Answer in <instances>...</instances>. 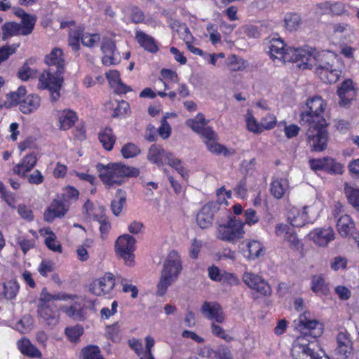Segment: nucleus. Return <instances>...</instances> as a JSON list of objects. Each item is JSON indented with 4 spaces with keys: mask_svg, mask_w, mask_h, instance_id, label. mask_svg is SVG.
Masks as SVG:
<instances>
[{
    "mask_svg": "<svg viewBox=\"0 0 359 359\" xmlns=\"http://www.w3.org/2000/svg\"><path fill=\"white\" fill-rule=\"evenodd\" d=\"M325 101L319 96L308 100L306 109L301 113V124L312 150L322 151L327 147V122L323 117Z\"/></svg>",
    "mask_w": 359,
    "mask_h": 359,
    "instance_id": "f257e3e1",
    "label": "nucleus"
},
{
    "mask_svg": "<svg viewBox=\"0 0 359 359\" xmlns=\"http://www.w3.org/2000/svg\"><path fill=\"white\" fill-rule=\"evenodd\" d=\"M310 313L305 312L299 317V327L302 336L298 337L291 348L293 359H330L320 355L317 337L323 334V325L310 319Z\"/></svg>",
    "mask_w": 359,
    "mask_h": 359,
    "instance_id": "f03ea898",
    "label": "nucleus"
},
{
    "mask_svg": "<svg viewBox=\"0 0 359 359\" xmlns=\"http://www.w3.org/2000/svg\"><path fill=\"white\" fill-rule=\"evenodd\" d=\"M97 170L103 183L109 187L120 185L123 182V178L136 177L140 173L137 168L127 166L121 163H109L107 165L98 163Z\"/></svg>",
    "mask_w": 359,
    "mask_h": 359,
    "instance_id": "7ed1b4c3",
    "label": "nucleus"
},
{
    "mask_svg": "<svg viewBox=\"0 0 359 359\" xmlns=\"http://www.w3.org/2000/svg\"><path fill=\"white\" fill-rule=\"evenodd\" d=\"M182 269V260L178 252L175 250L170 251L163 263L157 284V296L163 297L166 293L168 288L177 280Z\"/></svg>",
    "mask_w": 359,
    "mask_h": 359,
    "instance_id": "20e7f679",
    "label": "nucleus"
},
{
    "mask_svg": "<svg viewBox=\"0 0 359 359\" xmlns=\"http://www.w3.org/2000/svg\"><path fill=\"white\" fill-rule=\"evenodd\" d=\"M67 297L64 293L51 294L46 288L42 290L38 302L37 312L48 325L54 326L58 323L59 311L54 301L66 300Z\"/></svg>",
    "mask_w": 359,
    "mask_h": 359,
    "instance_id": "39448f33",
    "label": "nucleus"
},
{
    "mask_svg": "<svg viewBox=\"0 0 359 359\" xmlns=\"http://www.w3.org/2000/svg\"><path fill=\"white\" fill-rule=\"evenodd\" d=\"M65 71L55 70L53 68L44 71L39 77L40 88L50 92V100L56 102L61 96L60 90L64 82Z\"/></svg>",
    "mask_w": 359,
    "mask_h": 359,
    "instance_id": "423d86ee",
    "label": "nucleus"
},
{
    "mask_svg": "<svg viewBox=\"0 0 359 359\" xmlns=\"http://www.w3.org/2000/svg\"><path fill=\"white\" fill-rule=\"evenodd\" d=\"M244 226L243 221L236 217L229 216L225 224L218 225L217 238L223 241L235 243L244 237Z\"/></svg>",
    "mask_w": 359,
    "mask_h": 359,
    "instance_id": "0eeeda50",
    "label": "nucleus"
},
{
    "mask_svg": "<svg viewBox=\"0 0 359 359\" xmlns=\"http://www.w3.org/2000/svg\"><path fill=\"white\" fill-rule=\"evenodd\" d=\"M330 55L327 54L318 55L316 60L313 62L316 67V74L320 79L327 83H336L341 75V71L333 68L330 62Z\"/></svg>",
    "mask_w": 359,
    "mask_h": 359,
    "instance_id": "6e6552de",
    "label": "nucleus"
},
{
    "mask_svg": "<svg viewBox=\"0 0 359 359\" xmlns=\"http://www.w3.org/2000/svg\"><path fill=\"white\" fill-rule=\"evenodd\" d=\"M36 20L27 14H25L22 20V25L15 22H7L2 26V40L19 34L27 36L32 33Z\"/></svg>",
    "mask_w": 359,
    "mask_h": 359,
    "instance_id": "1a4fd4ad",
    "label": "nucleus"
},
{
    "mask_svg": "<svg viewBox=\"0 0 359 359\" xmlns=\"http://www.w3.org/2000/svg\"><path fill=\"white\" fill-rule=\"evenodd\" d=\"M315 60H316V56L309 50L290 48L287 49L284 62H294L300 69H311L313 67V62Z\"/></svg>",
    "mask_w": 359,
    "mask_h": 359,
    "instance_id": "9d476101",
    "label": "nucleus"
},
{
    "mask_svg": "<svg viewBox=\"0 0 359 359\" xmlns=\"http://www.w3.org/2000/svg\"><path fill=\"white\" fill-rule=\"evenodd\" d=\"M135 239L129 234L120 236L115 244L116 254L130 265L133 262Z\"/></svg>",
    "mask_w": 359,
    "mask_h": 359,
    "instance_id": "9b49d317",
    "label": "nucleus"
},
{
    "mask_svg": "<svg viewBox=\"0 0 359 359\" xmlns=\"http://www.w3.org/2000/svg\"><path fill=\"white\" fill-rule=\"evenodd\" d=\"M243 282L251 289L256 290L262 295L268 296L272 292L269 283L261 276L251 273L246 272L243 276Z\"/></svg>",
    "mask_w": 359,
    "mask_h": 359,
    "instance_id": "f8f14e48",
    "label": "nucleus"
},
{
    "mask_svg": "<svg viewBox=\"0 0 359 359\" xmlns=\"http://www.w3.org/2000/svg\"><path fill=\"white\" fill-rule=\"evenodd\" d=\"M336 340L335 355H337L338 359L348 358L353 351V342L349 333L346 330L339 331Z\"/></svg>",
    "mask_w": 359,
    "mask_h": 359,
    "instance_id": "ddd939ff",
    "label": "nucleus"
},
{
    "mask_svg": "<svg viewBox=\"0 0 359 359\" xmlns=\"http://www.w3.org/2000/svg\"><path fill=\"white\" fill-rule=\"evenodd\" d=\"M219 204L210 202L203 206L196 215V222L201 229L210 227L213 221L214 215L219 210Z\"/></svg>",
    "mask_w": 359,
    "mask_h": 359,
    "instance_id": "4468645a",
    "label": "nucleus"
},
{
    "mask_svg": "<svg viewBox=\"0 0 359 359\" xmlns=\"http://www.w3.org/2000/svg\"><path fill=\"white\" fill-rule=\"evenodd\" d=\"M101 50L104 54L102 62L107 66L116 65L120 62V57L116 50L114 41L109 38L102 39Z\"/></svg>",
    "mask_w": 359,
    "mask_h": 359,
    "instance_id": "2eb2a0df",
    "label": "nucleus"
},
{
    "mask_svg": "<svg viewBox=\"0 0 359 359\" xmlns=\"http://www.w3.org/2000/svg\"><path fill=\"white\" fill-rule=\"evenodd\" d=\"M68 210V204H66L64 201H61L58 198H55L44 212V219L46 222L51 223L57 217H63Z\"/></svg>",
    "mask_w": 359,
    "mask_h": 359,
    "instance_id": "dca6fc26",
    "label": "nucleus"
},
{
    "mask_svg": "<svg viewBox=\"0 0 359 359\" xmlns=\"http://www.w3.org/2000/svg\"><path fill=\"white\" fill-rule=\"evenodd\" d=\"M309 236L311 241L320 247H325L334 239V232L330 226L316 228L311 231Z\"/></svg>",
    "mask_w": 359,
    "mask_h": 359,
    "instance_id": "f3484780",
    "label": "nucleus"
},
{
    "mask_svg": "<svg viewBox=\"0 0 359 359\" xmlns=\"http://www.w3.org/2000/svg\"><path fill=\"white\" fill-rule=\"evenodd\" d=\"M201 310L205 317L209 320H215L218 323H222L224 321L223 309L217 302H205Z\"/></svg>",
    "mask_w": 359,
    "mask_h": 359,
    "instance_id": "a211bd4d",
    "label": "nucleus"
},
{
    "mask_svg": "<svg viewBox=\"0 0 359 359\" xmlns=\"http://www.w3.org/2000/svg\"><path fill=\"white\" fill-rule=\"evenodd\" d=\"M44 62L48 66V69L65 71V60L63 51L60 48H54L50 53L45 56Z\"/></svg>",
    "mask_w": 359,
    "mask_h": 359,
    "instance_id": "6ab92c4d",
    "label": "nucleus"
},
{
    "mask_svg": "<svg viewBox=\"0 0 359 359\" xmlns=\"http://www.w3.org/2000/svg\"><path fill=\"white\" fill-rule=\"evenodd\" d=\"M337 94L340 98V104L346 105L349 104L355 96V90L353 86L352 81L351 79L344 81L338 88Z\"/></svg>",
    "mask_w": 359,
    "mask_h": 359,
    "instance_id": "aec40b11",
    "label": "nucleus"
},
{
    "mask_svg": "<svg viewBox=\"0 0 359 359\" xmlns=\"http://www.w3.org/2000/svg\"><path fill=\"white\" fill-rule=\"evenodd\" d=\"M135 39L141 47L149 53H155L158 50L154 38L140 29L135 31Z\"/></svg>",
    "mask_w": 359,
    "mask_h": 359,
    "instance_id": "412c9836",
    "label": "nucleus"
},
{
    "mask_svg": "<svg viewBox=\"0 0 359 359\" xmlns=\"http://www.w3.org/2000/svg\"><path fill=\"white\" fill-rule=\"evenodd\" d=\"M106 77L114 92L117 94L126 93L131 91L130 86L121 81L120 74L116 70H111L106 73Z\"/></svg>",
    "mask_w": 359,
    "mask_h": 359,
    "instance_id": "4be33fe9",
    "label": "nucleus"
},
{
    "mask_svg": "<svg viewBox=\"0 0 359 359\" xmlns=\"http://www.w3.org/2000/svg\"><path fill=\"white\" fill-rule=\"evenodd\" d=\"M337 227L339 233L341 236L346 237L354 232L355 223L349 215L344 214L337 219Z\"/></svg>",
    "mask_w": 359,
    "mask_h": 359,
    "instance_id": "5701e85b",
    "label": "nucleus"
},
{
    "mask_svg": "<svg viewBox=\"0 0 359 359\" xmlns=\"http://www.w3.org/2000/svg\"><path fill=\"white\" fill-rule=\"evenodd\" d=\"M285 46V44L280 38H273L270 41L269 46L271 57L285 62V55L287 51Z\"/></svg>",
    "mask_w": 359,
    "mask_h": 359,
    "instance_id": "b1692460",
    "label": "nucleus"
},
{
    "mask_svg": "<svg viewBox=\"0 0 359 359\" xmlns=\"http://www.w3.org/2000/svg\"><path fill=\"white\" fill-rule=\"evenodd\" d=\"M40 101V97L34 94L24 97L20 103V110L25 114H29L38 109Z\"/></svg>",
    "mask_w": 359,
    "mask_h": 359,
    "instance_id": "393cba45",
    "label": "nucleus"
},
{
    "mask_svg": "<svg viewBox=\"0 0 359 359\" xmlns=\"http://www.w3.org/2000/svg\"><path fill=\"white\" fill-rule=\"evenodd\" d=\"M27 90L24 86H20L16 91L11 92L6 94V100L0 104V107L10 108L13 106L19 104L25 96Z\"/></svg>",
    "mask_w": 359,
    "mask_h": 359,
    "instance_id": "a878e982",
    "label": "nucleus"
},
{
    "mask_svg": "<svg viewBox=\"0 0 359 359\" xmlns=\"http://www.w3.org/2000/svg\"><path fill=\"white\" fill-rule=\"evenodd\" d=\"M245 247L246 249L243 250V255L248 259L254 260L264 254L263 245L258 241H248Z\"/></svg>",
    "mask_w": 359,
    "mask_h": 359,
    "instance_id": "bb28decb",
    "label": "nucleus"
},
{
    "mask_svg": "<svg viewBox=\"0 0 359 359\" xmlns=\"http://www.w3.org/2000/svg\"><path fill=\"white\" fill-rule=\"evenodd\" d=\"M20 286L15 280H8L0 285V295L7 300H12L15 298Z\"/></svg>",
    "mask_w": 359,
    "mask_h": 359,
    "instance_id": "cd10ccee",
    "label": "nucleus"
},
{
    "mask_svg": "<svg viewBox=\"0 0 359 359\" xmlns=\"http://www.w3.org/2000/svg\"><path fill=\"white\" fill-rule=\"evenodd\" d=\"M311 290L320 295H327L330 292L328 284L321 274L311 277Z\"/></svg>",
    "mask_w": 359,
    "mask_h": 359,
    "instance_id": "c85d7f7f",
    "label": "nucleus"
},
{
    "mask_svg": "<svg viewBox=\"0 0 359 359\" xmlns=\"http://www.w3.org/2000/svg\"><path fill=\"white\" fill-rule=\"evenodd\" d=\"M60 128L62 130L69 129L77 120L76 113L70 109H65L58 114Z\"/></svg>",
    "mask_w": 359,
    "mask_h": 359,
    "instance_id": "c756f323",
    "label": "nucleus"
},
{
    "mask_svg": "<svg viewBox=\"0 0 359 359\" xmlns=\"http://www.w3.org/2000/svg\"><path fill=\"white\" fill-rule=\"evenodd\" d=\"M289 188L288 180L285 178L276 179L271 184V193L277 199L283 197Z\"/></svg>",
    "mask_w": 359,
    "mask_h": 359,
    "instance_id": "7c9ffc66",
    "label": "nucleus"
},
{
    "mask_svg": "<svg viewBox=\"0 0 359 359\" xmlns=\"http://www.w3.org/2000/svg\"><path fill=\"white\" fill-rule=\"evenodd\" d=\"M36 157L34 154L25 156L20 163L15 168L14 171L19 175L24 176L30 171L36 165Z\"/></svg>",
    "mask_w": 359,
    "mask_h": 359,
    "instance_id": "2f4dec72",
    "label": "nucleus"
},
{
    "mask_svg": "<svg viewBox=\"0 0 359 359\" xmlns=\"http://www.w3.org/2000/svg\"><path fill=\"white\" fill-rule=\"evenodd\" d=\"M61 309L69 318L75 320L82 321L85 319L83 305L79 302H74L70 306H63Z\"/></svg>",
    "mask_w": 359,
    "mask_h": 359,
    "instance_id": "473e14b6",
    "label": "nucleus"
},
{
    "mask_svg": "<svg viewBox=\"0 0 359 359\" xmlns=\"http://www.w3.org/2000/svg\"><path fill=\"white\" fill-rule=\"evenodd\" d=\"M20 351L25 355L29 357H40L41 353L39 349L36 348L31 341L26 338L19 340L17 343Z\"/></svg>",
    "mask_w": 359,
    "mask_h": 359,
    "instance_id": "72a5a7b5",
    "label": "nucleus"
},
{
    "mask_svg": "<svg viewBox=\"0 0 359 359\" xmlns=\"http://www.w3.org/2000/svg\"><path fill=\"white\" fill-rule=\"evenodd\" d=\"M309 207H304L302 212L299 213V212L297 213V215L294 214V212H297V210H292L288 215V219L290 221V224L293 226L301 227L303 226L306 222H309V218L308 217L307 209Z\"/></svg>",
    "mask_w": 359,
    "mask_h": 359,
    "instance_id": "f704fd0d",
    "label": "nucleus"
},
{
    "mask_svg": "<svg viewBox=\"0 0 359 359\" xmlns=\"http://www.w3.org/2000/svg\"><path fill=\"white\" fill-rule=\"evenodd\" d=\"M126 203V193L125 191L118 189L116 191L114 199L111 202V209L113 214L118 216L122 211L123 205Z\"/></svg>",
    "mask_w": 359,
    "mask_h": 359,
    "instance_id": "c9c22d12",
    "label": "nucleus"
},
{
    "mask_svg": "<svg viewBox=\"0 0 359 359\" xmlns=\"http://www.w3.org/2000/svg\"><path fill=\"white\" fill-rule=\"evenodd\" d=\"M99 140L106 150L111 151L115 143L116 137L111 128H106L99 134Z\"/></svg>",
    "mask_w": 359,
    "mask_h": 359,
    "instance_id": "e433bc0d",
    "label": "nucleus"
},
{
    "mask_svg": "<svg viewBox=\"0 0 359 359\" xmlns=\"http://www.w3.org/2000/svg\"><path fill=\"white\" fill-rule=\"evenodd\" d=\"M165 152L161 146L152 144L149 149L147 158L151 162L160 165L163 164L162 157H164Z\"/></svg>",
    "mask_w": 359,
    "mask_h": 359,
    "instance_id": "4c0bfd02",
    "label": "nucleus"
},
{
    "mask_svg": "<svg viewBox=\"0 0 359 359\" xmlns=\"http://www.w3.org/2000/svg\"><path fill=\"white\" fill-rule=\"evenodd\" d=\"M344 193L347 197L348 203L359 211V189L351 187L348 183H345Z\"/></svg>",
    "mask_w": 359,
    "mask_h": 359,
    "instance_id": "58836bf2",
    "label": "nucleus"
},
{
    "mask_svg": "<svg viewBox=\"0 0 359 359\" xmlns=\"http://www.w3.org/2000/svg\"><path fill=\"white\" fill-rule=\"evenodd\" d=\"M79 191L73 187H67L61 196H57L61 201H64L66 204H68V208L72 202L76 201L79 198Z\"/></svg>",
    "mask_w": 359,
    "mask_h": 359,
    "instance_id": "ea45409f",
    "label": "nucleus"
},
{
    "mask_svg": "<svg viewBox=\"0 0 359 359\" xmlns=\"http://www.w3.org/2000/svg\"><path fill=\"white\" fill-rule=\"evenodd\" d=\"M100 279L102 281V295L109 294L115 286L114 275L111 273H107Z\"/></svg>",
    "mask_w": 359,
    "mask_h": 359,
    "instance_id": "a19ab883",
    "label": "nucleus"
},
{
    "mask_svg": "<svg viewBox=\"0 0 359 359\" xmlns=\"http://www.w3.org/2000/svg\"><path fill=\"white\" fill-rule=\"evenodd\" d=\"M327 160L325 172L331 175H341L344 172V165L341 163L330 157H327Z\"/></svg>",
    "mask_w": 359,
    "mask_h": 359,
    "instance_id": "79ce46f5",
    "label": "nucleus"
},
{
    "mask_svg": "<svg viewBox=\"0 0 359 359\" xmlns=\"http://www.w3.org/2000/svg\"><path fill=\"white\" fill-rule=\"evenodd\" d=\"M301 24V18L297 13H289L285 17V27L290 30H296Z\"/></svg>",
    "mask_w": 359,
    "mask_h": 359,
    "instance_id": "37998d69",
    "label": "nucleus"
},
{
    "mask_svg": "<svg viewBox=\"0 0 359 359\" xmlns=\"http://www.w3.org/2000/svg\"><path fill=\"white\" fill-rule=\"evenodd\" d=\"M46 233L49 234V236H48L45 239V243L48 249L53 252H62V246L61 245L56 241V236L55 233L53 231H46Z\"/></svg>",
    "mask_w": 359,
    "mask_h": 359,
    "instance_id": "c03bdc74",
    "label": "nucleus"
},
{
    "mask_svg": "<svg viewBox=\"0 0 359 359\" xmlns=\"http://www.w3.org/2000/svg\"><path fill=\"white\" fill-rule=\"evenodd\" d=\"M121 151L125 158H129L138 155L140 149L133 143H127L123 146Z\"/></svg>",
    "mask_w": 359,
    "mask_h": 359,
    "instance_id": "a18cd8bd",
    "label": "nucleus"
},
{
    "mask_svg": "<svg viewBox=\"0 0 359 359\" xmlns=\"http://www.w3.org/2000/svg\"><path fill=\"white\" fill-rule=\"evenodd\" d=\"M81 32L83 29H76L69 34V46L74 51H78L80 49L79 41H81Z\"/></svg>",
    "mask_w": 359,
    "mask_h": 359,
    "instance_id": "49530a36",
    "label": "nucleus"
},
{
    "mask_svg": "<svg viewBox=\"0 0 359 359\" xmlns=\"http://www.w3.org/2000/svg\"><path fill=\"white\" fill-rule=\"evenodd\" d=\"M229 67L231 71H241L246 67V62L241 57L233 55L229 59Z\"/></svg>",
    "mask_w": 359,
    "mask_h": 359,
    "instance_id": "de8ad7c7",
    "label": "nucleus"
},
{
    "mask_svg": "<svg viewBox=\"0 0 359 359\" xmlns=\"http://www.w3.org/2000/svg\"><path fill=\"white\" fill-rule=\"evenodd\" d=\"M100 39V36L98 34H90L88 33L81 32V43L83 46L89 48H92L97 43Z\"/></svg>",
    "mask_w": 359,
    "mask_h": 359,
    "instance_id": "09e8293b",
    "label": "nucleus"
},
{
    "mask_svg": "<svg viewBox=\"0 0 359 359\" xmlns=\"http://www.w3.org/2000/svg\"><path fill=\"white\" fill-rule=\"evenodd\" d=\"M285 240L290 243V247L298 250L302 248L300 240L298 238L293 229H288L286 231Z\"/></svg>",
    "mask_w": 359,
    "mask_h": 359,
    "instance_id": "8fccbe9b",
    "label": "nucleus"
},
{
    "mask_svg": "<svg viewBox=\"0 0 359 359\" xmlns=\"http://www.w3.org/2000/svg\"><path fill=\"white\" fill-rule=\"evenodd\" d=\"M83 327L80 325L67 327L65 330V334L71 341H76L83 334Z\"/></svg>",
    "mask_w": 359,
    "mask_h": 359,
    "instance_id": "3c124183",
    "label": "nucleus"
},
{
    "mask_svg": "<svg viewBox=\"0 0 359 359\" xmlns=\"http://www.w3.org/2000/svg\"><path fill=\"white\" fill-rule=\"evenodd\" d=\"M211 330L215 336L222 338L227 342L233 340V337L231 336L226 334L225 330L221 326L216 325L215 323H212L211 324Z\"/></svg>",
    "mask_w": 359,
    "mask_h": 359,
    "instance_id": "603ef678",
    "label": "nucleus"
},
{
    "mask_svg": "<svg viewBox=\"0 0 359 359\" xmlns=\"http://www.w3.org/2000/svg\"><path fill=\"white\" fill-rule=\"evenodd\" d=\"M219 283L222 285L235 286L238 285L240 281L235 274L224 271H222V276Z\"/></svg>",
    "mask_w": 359,
    "mask_h": 359,
    "instance_id": "864d4df0",
    "label": "nucleus"
},
{
    "mask_svg": "<svg viewBox=\"0 0 359 359\" xmlns=\"http://www.w3.org/2000/svg\"><path fill=\"white\" fill-rule=\"evenodd\" d=\"M84 359H104L97 346H89L82 351Z\"/></svg>",
    "mask_w": 359,
    "mask_h": 359,
    "instance_id": "5fc2aeb1",
    "label": "nucleus"
},
{
    "mask_svg": "<svg viewBox=\"0 0 359 359\" xmlns=\"http://www.w3.org/2000/svg\"><path fill=\"white\" fill-rule=\"evenodd\" d=\"M0 193L1 198L12 208H15V198L13 194L7 191L5 189L4 184L0 182Z\"/></svg>",
    "mask_w": 359,
    "mask_h": 359,
    "instance_id": "6e6d98bb",
    "label": "nucleus"
},
{
    "mask_svg": "<svg viewBox=\"0 0 359 359\" xmlns=\"http://www.w3.org/2000/svg\"><path fill=\"white\" fill-rule=\"evenodd\" d=\"M18 77L23 81H27L30 78L34 77L36 71L31 69L27 64H24L18 71Z\"/></svg>",
    "mask_w": 359,
    "mask_h": 359,
    "instance_id": "4d7b16f0",
    "label": "nucleus"
},
{
    "mask_svg": "<svg viewBox=\"0 0 359 359\" xmlns=\"http://www.w3.org/2000/svg\"><path fill=\"white\" fill-rule=\"evenodd\" d=\"M97 220L100 224L99 229L101 234V238L102 239H104L111 229V224L107 220V219L104 216H101L100 217H97Z\"/></svg>",
    "mask_w": 359,
    "mask_h": 359,
    "instance_id": "13d9d810",
    "label": "nucleus"
},
{
    "mask_svg": "<svg viewBox=\"0 0 359 359\" xmlns=\"http://www.w3.org/2000/svg\"><path fill=\"white\" fill-rule=\"evenodd\" d=\"M107 334L109 339L114 342H118L121 339L119 333V327L118 323H114L111 325L107 326Z\"/></svg>",
    "mask_w": 359,
    "mask_h": 359,
    "instance_id": "bf43d9fd",
    "label": "nucleus"
},
{
    "mask_svg": "<svg viewBox=\"0 0 359 359\" xmlns=\"http://www.w3.org/2000/svg\"><path fill=\"white\" fill-rule=\"evenodd\" d=\"M130 19L135 24L141 23L144 20V14L140 8L133 6L130 9Z\"/></svg>",
    "mask_w": 359,
    "mask_h": 359,
    "instance_id": "052dcab7",
    "label": "nucleus"
},
{
    "mask_svg": "<svg viewBox=\"0 0 359 359\" xmlns=\"http://www.w3.org/2000/svg\"><path fill=\"white\" fill-rule=\"evenodd\" d=\"M327 157H324L323 158H313L310 159L309 161V165L311 168L314 170H325L326 166V161Z\"/></svg>",
    "mask_w": 359,
    "mask_h": 359,
    "instance_id": "680f3d73",
    "label": "nucleus"
},
{
    "mask_svg": "<svg viewBox=\"0 0 359 359\" xmlns=\"http://www.w3.org/2000/svg\"><path fill=\"white\" fill-rule=\"evenodd\" d=\"M245 221L243 222V223L249 226L254 225L259 222V217L257 215V212L252 208H249L245 211Z\"/></svg>",
    "mask_w": 359,
    "mask_h": 359,
    "instance_id": "e2e57ef3",
    "label": "nucleus"
},
{
    "mask_svg": "<svg viewBox=\"0 0 359 359\" xmlns=\"http://www.w3.org/2000/svg\"><path fill=\"white\" fill-rule=\"evenodd\" d=\"M248 129L255 133H260L263 131L261 123L259 124L256 119L252 116H248L246 118Z\"/></svg>",
    "mask_w": 359,
    "mask_h": 359,
    "instance_id": "0e129e2a",
    "label": "nucleus"
},
{
    "mask_svg": "<svg viewBox=\"0 0 359 359\" xmlns=\"http://www.w3.org/2000/svg\"><path fill=\"white\" fill-rule=\"evenodd\" d=\"M158 133L163 139H167L170 137L171 128L166 120V117H163L162 119L161 125L158 130Z\"/></svg>",
    "mask_w": 359,
    "mask_h": 359,
    "instance_id": "69168bd1",
    "label": "nucleus"
},
{
    "mask_svg": "<svg viewBox=\"0 0 359 359\" xmlns=\"http://www.w3.org/2000/svg\"><path fill=\"white\" fill-rule=\"evenodd\" d=\"M276 123V118L275 116L273 114H267L266 116L263 117L261 120V126H262V130H270L273 128Z\"/></svg>",
    "mask_w": 359,
    "mask_h": 359,
    "instance_id": "338daca9",
    "label": "nucleus"
},
{
    "mask_svg": "<svg viewBox=\"0 0 359 359\" xmlns=\"http://www.w3.org/2000/svg\"><path fill=\"white\" fill-rule=\"evenodd\" d=\"M215 359H233L230 350L224 346H219L215 350Z\"/></svg>",
    "mask_w": 359,
    "mask_h": 359,
    "instance_id": "774afa93",
    "label": "nucleus"
}]
</instances>
